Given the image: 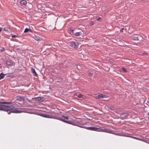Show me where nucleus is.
<instances>
[{"instance_id":"nucleus-1","label":"nucleus","mask_w":149,"mask_h":149,"mask_svg":"<svg viewBox=\"0 0 149 149\" xmlns=\"http://www.w3.org/2000/svg\"><path fill=\"white\" fill-rule=\"evenodd\" d=\"M12 103V102H0V104H10ZM0 109L7 112L8 114H10V113H19L22 112L21 111L18 110L17 109L15 108L12 106H6L5 105H1V104H0Z\"/></svg>"},{"instance_id":"nucleus-2","label":"nucleus","mask_w":149,"mask_h":149,"mask_svg":"<svg viewBox=\"0 0 149 149\" xmlns=\"http://www.w3.org/2000/svg\"><path fill=\"white\" fill-rule=\"evenodd\" d=\"M84 128L87 130L92 131H94L97 132H104L105 129H102L100 127H84Z\"/></svg>"},{"instance_id":"nucleus-3","label":"nucleus","mask_w":149,"mask_h":149,"mask_svg":"<svg viewBox=\"0 0 149 149\" xmlns=\"http://www.w3.org/2000/svg\"><path fill=\"white\" fill-rule=\"evenodd\" d=\"M105 132L108 133L112 134L117 135H121L122 132H118L113 131L112 130H110L109 129H105L104 132Z\"/></svg>"},{"instance_id":"nucleus-4","label":"nucleus","mask_w":149,"mask_h":149,"mask_svg":"<svg viewBox=\"0 0 149 149\" xmlns=\"http://www.w3.org/2000/svg\"><path fill=\"white\" fill-rule=\"evenodd\" d=\"M128 116L127 113H123L120 115V118L121 119L123 120L126 119Z\"/></svg>"},{"instance_id":"nucleus-5","label":"nucleus","mask_w":149,"mask_h":149,"mask_svg":"<svg viewBox=\"0 0 149 149\" xmlns=\"http://www.w3.org/2000/svg\"><path fill=\"white\" fill-rule=\"evenodd\" d=\"M96 98L101 99L106 97V95L102 94H100L96 97Z\"/></svg>"},{"instance_id":"nucleus-6","label":"nucleus","mask_w":149,"mask_h":149,"mask_svg":"<svg viewBox=\"0 0 149 149\" xmlns=\"http://www.w3.org/2000/svg\"><path fill=\"white\" fill-rule=\"evenodd\" d=\"M75 31V29L73 28H71L70 29H68V32L69 33L71 34L72 33L73 34H75L74 33Z\"/></svg>"},{"instance_id":"nucleus-7","label":"nucleus","mask_w":149,"mask_h":149,"mask_svg":"<svg viewBox=\"0 0 149 149\" xmlns=\"http://www.w3.org/2000/svg\"><path fill=\"white\" fill-rule=\"evenodd\" d=\"M35 100L38 102H41L43 100V98L42 97H37L35 98Z\"/></svg>"},{"instance_id":"nucleus-8","label":"nucleus","mask_w":149,"mask_h":149,"mask_svg":"<svg viewBox=\"0 0 149 149\" xmlns=\"http://www.w3.org/2000/svg\"><path fill=\"white\" fill-rule=\"evenodd\" d=\"M31 71L32 73L33 74V75L35 76H37L38 75L36 73L35 69L33 68H31Z\"/></svg>"},{"instance_id":"nucleus-9","label":"nucleus","mask_w":149,"mask_h":149,"mask_svg":"<svg viewBox=\"0 0 149 149\" xmlns=\"http://www.w3.org/2000/svg\"><path fill=\"white\" fill-rule=\"evenodd\" d=\"M17 100L19 101H22L24 100L23 98L19 96L17 97Z\"/></svg>"},{"instance_id":"nucleus-10","label":"nucleus","mask_w":149,"mask_h":149,"mask_svg":"<svg viewBox=\"0 0 149 149\" xmlns=\"http://www.w3.org/2000/svg\"><path fill=\"white\" fill-rule=\"evenodd\" d=\"M6 64L8 65H12L13 64V62L11 60H9L6 61Z\"/></svg>"},{"instance_id":"nucleus-11","label":"nucleus","mask_w":149,"mask_h":149,"mask_svg":"<svg viewBox=\"0 0 149 149\" xmlns=\"http://www.w3.org/2000/svg\"><path fill=\"white\" fill-rule=\"evenodd\" d=\"M30 31L32 33V30L30 28H26L24 29V33H26Z\"/></svg>"},{"instance_id":"nucleus-12","label":"nucleus","mask_w":149,"mask_h":149,"mask_svg":"<svg viewBox=\"0 0 149 149\" xmlns=\"http://www.w3.org/2000/svg\"><path fill=\"white\" fill-rule=\"evenodd\" d=\"M61 120L65 123H68V124H72V122H71V121H67V120Z\"/></svg>"},{"instance_id":"nucleus-13","label":"nucleus","mask_w":149,"mask_h":149,"mask_svg":"<svg viewBox=\"0 0 149 149\" xmlns=\"http://www.w3.org/2000/svg\"><path fill=\"white\" fill-rule=\"evenodd\" d=\"M26 2L25 0H23L20 1V3L22 5H25L26 4Z\"/></svg>"},{"instance_id":"nucleus-14","label":"nucleus","mask_w":149,"mask_h":149,"mask_svg":"<svg viewBox=\"0 0 149 149\" xmlns=\"http://www.w3.org/2000/svg\"><path fill=\"white\" fill-rule=\"evenodd\" d=\"M34 39L36 40L39 41L40 40V38L35 35L34 36Z\"/></svg>"},{"instance_id":"nucleus-15","label":"nucleus","mask_w":149,"mask_h":149,"mask_svg":"<svg viewBox=\"0 0 149 149\" xmlns=\"http://www.w3.org/2000/svg\"><path fill=\"white\" fill-rule=\"evenodd\" d=\"M4 76L5 74H3V73H1L0 74V80L3 79Z\"/></svg>"},{"instance_id":"nucleus-16","label":"nucleus","mask_w":149,"mask_h":149,"mask_svg":"<svg viewBox=\"0 0 149 149\" xmlns=\"http://www.w3.org/2000/svg\"><path fill=\"white\" fill-rule=\"evenodd\" d=\"M42 116H43L44 117L48 118H51V116L47 115H42Z\"/></svg>"},{"instance_id":"nucleus-17","label":"nucleus","mask_w":149,"mask_h":149,"mask_svg":"<svg viewBox=\"0 0 149 149\" xmlns=\"http://www.w3.org/2000/svg\"><path fill=\"white\" fill-rule=\"evenodd\" d=\"M132 39L134 40H138V38L137 37H132Z\"/></svg>"},{"instance_id":"nucleus-18","label":"nucleus","mask_w":149,"mask_h":149,"mask_svg":"<svg viewBox=\"0 0 149 149\" xmlns=\"http://www.w3.org/2000/svg\"><path fill=\"white\" fill-rule=\"evenodd\" d=\"M74 33H75V34H74L75 36H79L80 35V33L79 32H76L74 31Z\"/></svg>"},{"instance_id":"nucleus-19","label":"nucleus","mask_w":149,"mask_h":149,"mask_svg":"<svg viewBox=\"0 0 149 149\" xmlns=\"http://www.w3.org/2000/svg\"><path fill=\"white\" fill-rule=\"evenodd\" d=\"M5 49L4 47H2V49L0 50V52H3L5 51Z\"/></svg>"},{"instance_id":"nucleus-20","label":"nucleus","mask_w":149,"mask_h":149,"mask_svg":"<svg viewBox=\"0 0 149 149\" xmlns=\"http://www.w3.org/2000/svg\"><path fill=\"white\" fill-rule=\"evenodd\" d=\"M122 70H123V71L124 72H127V70L125 68H122Z\"/></svg>"},{"instance_id":"nucleus-21","label":"nucleus","mask_w":149,"mask_h":149,"mask_svg":"<svg viewBox=\"0 0 149 149\" xmlns=\"http://www.w3.org/2000/svg\"><path fill=\"white\" fill-rule=\"evenodd\" d=\"M109 107L112 110H113L114 109V107L112 106H110Z\"/></svg>"},{"instance_id":"nucleus-22","label":"nucleus","mask_w":149,"mask_h":149,"mask_svg":"<svg viewBox=\"0 0 149 149\" xmlns=\"http://www.w3.org/2000/svg\"><path fill=\"white\" fill-rule=\"evenodd\" d=\"M18 37L17 35H13L12 36V37L13 38H16V37Z\"/></svg>"},{"instance_id":"nucleus-23","label":"nucleus","mask_w":149,"mask_h":149,"mask_svg":"<svg viewBox=\"0 0 149 149\" xmlns=\"http://www.w3.org/2000/svg\"><path fill=\"white\" fill-rule=\"evenodd\" d=\"M72 45L74 44V45L75 46V47L76 46V45L77 44V43L76 42H72Z\"/></svg>"},{"instance_id":"nucleus-24","label":"nucleus","mask_w":149,"mask_h":149,"mask_svg":"<svg viewBox=\"0 0 149 149\" xmlns=\"http://www.w3.org/2000/svg\"><path fill=\"white\" fill-rule=\"evenodd\" d=\"M78 97L79 98H81L82 97V95L81 94H79L78 95Z\"/></svg>"},{"instance_id":"nucleus-25","label":"nucleus","mask_w":149,"mask_h":149,"mask_svg":"<svg viewBox=\"0 0 149 149\" xmlns=\"http://www.w3.org/2000/svg\"><path fill=\"white\" fill-rule=\"evenodd\" d=\"M4 29L6 31H8V29L7 28H4Z\"/></svg>"},{"instance_id":"nucleus-26","label":"nucleus","mask_w":149,"mask_h":149,"mask_svg":"<svg viewBox=\"0 0 149 149\" xmlns=\"http://www.w3.org/2000/svg\"><path fill=\"white\" fill-rule=\"evenodd\" d=\"M94 24V23L93 22H90V24L91 26L93 25Z\"/></svg>"},{"instance_id":"nucleus-27","label":"nucleus","mask_w":149,"mask_h":149,"mask_svg":"<svg viewBox=\"0 0 149 149\" xmlns=\"http://www.w3.org/2000/svg\"><path fill=\"white\" fill-rule=\"evenodd\" d=\"M84 120L87 119V120H90L89 119H88V118L86 117V116H85V114H84Z\"/></svg>"},{"instance_id":"nucleus-28","label":"nucleus","mask_w":149,"mask_h":149,"mask_svg":"<svg viewBox=\"0 0 149 149\" xmlns=\"http://www.w3.org/2000/svg\"><path fill=\"white\" fill-rule=\"evenodd\" d=\"M89 75L91 76H92L93 75V74L92 73H89Z\"/></svg>"},{"instance_id":"nucleus-29","label":"nucleus","mask_w":149,"mask_h":149,"mask_svg":"<svg viewBox=\"0 0 149 149\" xmlns=\"http://www.w3.org/2000/svg\"><path fill=\"white\" fill-rule=\"evenodd\" d=\"M63 117H64V118H65L66 119H68V117H65L64 116H63Z\"/></svg>"},{"instance_id":"nucleus-30","label":"nucleus","mask_w":149,"mask_h":149,"mask_svg":"<svg viewBox=\"0 0 149 149\" xmlns=\"http://www.w3.org/2000/svg\"><path fill=\"white\" fill-rule=\"evenodd\" d=\"M123 29H124L123 28H122L120 30V31L121 32H123Z\"/></svg>"},{"instance_id":"nucleus-31","label":"nucleus","mask_w":149,"mask_h":149,"mask_svg":"<svg viewBox=\"0 0 149 149\" xmlns=\"http://www.w3.org/2000/svg\"><path fill=\"white\" fill-rule=\"evenodd\" d=\"M148 54L146 52H144L142 54L143 55H145V54Z\"/></svg>"},{"instance_id":"nucleus-32","label":"nucleus","mask_w":149,"mask_h":149,"mask_svg":"<svg viewBox=\"0 0 149 149\" xmlns=\"http://www.w3.org/2000/svg\"><path fill=\"white\" fill-rule=\"evenodd\" d=\"M100 19V17H99L98 18H97V21H99Z\"/></svg>"},{"instance_id":"nucleus-33","label":"nucleus","mask_w":149,"mask_h":149,"mask_svg":"<svg viewBox=\"0 0 149 149\" xmlns=\"http://www.w3.org/2000/svg\"><path fill=\"white\" fill-rule=\"evenodd\" d=\"M2 28L1 27H0V32L2 31Z\"/></svg>"},{"instance_id":"nucleus-34","label":"nucleus","mask_w":149,"mask_h":149,"mask_svg":"<svg viewBox=\"0 0 149 149\" xmlns=\"http://www.w3.org/2000/svg\"><path fill=\"white\" fill-rule=\"evenodd\" d=\"M132 138H134V139H136V138L134 137H132Z\"/></svg>"},{"instance_id":"nucleus-35","label":"nucleus","mask_w":149,"mask_h":149,"mask_svg":"<svg viewBox=\"0 0 149 149\" xmlns=\"http://www.w3.org/2000/svg\"><path fill=\"white\" fill-rule=\"evenodd\" d=\"M147 102L148 103H149V102L148 101Z\"/></svg>"},{"instance_id":"nucleus-36","label":"nucleus","mask_w":149,"mask_h":149,"mask_svg":"<svg viewBox=\"0 0 149 149\" xmlns=\"http://www.w3.org/2000/svg\"><path fill=\"white\" fill-rule=\"evenodd\" d=\"M85 115H86V116H87V114H85Z\"/></svg>"}]
</instances>
